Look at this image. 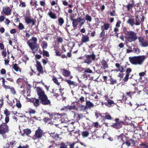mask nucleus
<instances>
[{
	"label": "nucleus",
	"instance_id": "f257e3e1",
	"mask_svg": "<svg viewBox=\"0 0 148 148\" xmlns=\"http://www.w3.org/2000/svg\"><path fill=\"white\" fill-rule=\"evenodd\" d=\"M37 92L39 99L32 98L29 99V101L33 103L34 105L36 107L39 106L40 104L39 100H40V102L43 105H51L50 101L48 99V97L45 94V92L40 87H37Z\"/></svg>",
	"mask_w": 148,
	"mask_h": 148
},
{
	"label": "nucleus",
	"instance_id": "f03ea898",
	"mask_svg": "<svg viewBox=\"0 0 148 148\" xmlns=\"http://www.w3.org/2000/svg\"><path fill=\"white\" fill-rule=\"evenodd\" d=\"M123 32L124 34L125 42L129 43L135 42L138 38L136 33L132 30H128L125 27H123Z\"/></svg>",
	"mask_w": 148,
	"mask_h": 148
},
{
	"label": "nucleus",
	"instance_id": "7ed1b4c3",
	"mask_svg": "<svg viewBox=\"0 0 148 148\" xmlns=\"http://www.w3.org/2000/svg\"><path fill=\"white\" fill-rule=\"evenodd\" d=\"M147 57L145 55H139L130 56L129 58L130 62L132 65H143Z\"/></svg>",
	"mask_w": 148,
	"mask_h": 148
},
{
	"label": "nucleus",
	"instance_id": "20e7f679",
	"mask_svg": "<svg viewBox=\"0 0 148 148\" xmlns=\"http://www.w3.org/2000/svg\"><path fill=\"white\" fill-rule=\"evenodd\" d=\"M37 38L36 37H33L27 42V44L33 53H34L33 51L34 49H36V51L38 49L39 46L37 45Z\"/></svg>",
	"mask_w": 148,
	"mask_h": 148
},
{
	"label": "nucleus",
	"instance_id": "39448f33",
	"mask_svg": "<svg viewBox=\"0 0 148 148\" xmlns=\"http://www.w3.org/2000/svg\"><path fill=\"white\" fill-rule=\"evenodd\" d=\"M118 140L119 143H117V145L121 147H122L123 145L125 143L128 146H130V143L127 140L126 137L123 134L120 135L118 136Z\"/></svg>",
	"mask_w": 148,
	"mask_h": 148
},
{
	"label": "nucleus",
	"instance_id": "423d86ee",
	"mask_svg": "<svg viewBox=\"0 0 148 148\" xmlns=\"http://www.w3.org/2000/svg\"><path fill=\"white\" fill-rule=\"evenodd\" d=\"M5 122L0 124V134L3 136L8 133L10 129L7 124L9 121H5Z\"/></svg>",
	"mask_w": 148,
	"mask_h": 148
},
{
	"label": "nucleus",
	"instance_id": "0eeeda50",
	"mask_svg": "<svg viewBox=\"0 0 148 148\" xmlns=\"http://www.w3.org/2000/svg\"><path fill=\"white\" fill-rule=\"evenodd\" d=\"M49 115V117H51L52 121V124H56V123L58 122V121L60 122V114L59 113L56 114H51L50 112L47 113Z\"/></svg>",
	"mask_w": 148,
	"mask_h": 148
},
{
	"label": "nucleus",
	"instance_id": "6e6552de",
	"mask_svg": "<svg viewBox=\"0 0 148 148\" xmlns=\"http://www.w3.org/2000/svg\"><path fill=\"white\" fill-rule=\"evenodd\" d=\"M85 57L86 58L84 60V62L88 64H90L92 60H94L96 58V56L94 54L93 51L91 55H87Z\"/></svg>",
	"mask_w": 148,
	"mask_h": 148
},
{
	"label": "nucleus",
	"instance_id": "1a4fd4ad",
	"mask_svg": "<svg viewBox=\"0 0 148 148\" xmlns=\"http://www.w3.org/2000/svg\"><path fill=\"white\" fill-rule=\"evenodd\" d=\"M36 67L37 70L38 72V73L36 74V75L37 76H40V74H43L44 73L43 69L40 62L38 61H36Z\"/></svg>",
	"mask_w": 148,
	"mask_h": 148
},
{
	"label": "nucleus",
	"instance_id": "9d476101",
	"mask_svg": "<svg viewBox=\"0 0 148 148\" xmlns=\"http://www.w3.org/2000/svg\"><path fill=\"white\" fill-rule=\"evenodd\" d=\"M74 16L72 15L70 16V18L71 21H72V26L74 29L77 28V26L79 23H80V16L78 17L76 19L73 18Z\"/></svg>",
	"mask_w": 148,
	"mask_h": 148
},
{
	"label": "nucleus",
	"instance_id": "9b49d317",
	"mask_svg": "<svg viewBox=\"0 0 148 148\" xmlns=\"http://www.w3.org/2000/svg\"><path fill=\"white\" fill-rule=\"evenodd\" d=\"M114 121L116 122V123H113L112 125V127L116 129H119L121 128L122 126L121 124L124 123V122L123 120H120V119L119 118L115 119Z\"/></svg>",
	"mask_w": 148,
	"mask_h": 148
},
{
	"label": "nucleus",
	"instance_id": "f8f14e48",
	"mask_svg": "<svg viewBox=\"0 0 148 148\" xmlns=\"http://www.w3.org/2000/svg\"><path fill=\"white\" fill-rule=\"evenodd\" d=\"M80 23L79 24V26L80 27L82 26L86 20L89 22H91L92 21L91 17L88 14L86 15L85 18H83L81 16H80Z\"/></svg>",
	"mask_w": 148,
	"mask_h": 148
},
{
	"label": "nucleus",
	"instance_id": "ddd939ff",
	"mask_svg": "<svg viewBox=\"0 0 148 148\" xmlns=\"http://www.w3.org/2000/svg\"><path fill=\"white\" fill-rule=\"evenodd\" d=\"M105 100L106 101L104 103L105 105L108 107L113 106L115 104L114 102L112 100L110 99L107 95L104 96Z\"/></svg>",
	"mask_w": 148,
	"mask_h": 148
},
{
	"label": "nucleus",
	"instance_id": "4468645a",
	"mask_svg": "<svg viewBox=\"0 0 148 148\" xmlns=\"http://www.w3.org/2000/svg\"><path fill=\"white\" fill-rule=\"evenodd\" d=\"M12 8L8 6L3 7L2 8V11L1 12L9 16L12 14Z\"/></svg>",
	"mask_w": 148,
	"mask_h": 148
},
{
	"label": "nucleus",
	"instance_id": "2eb2a0df",
	"mask_svg": "<svg viewBox=\"0 0 148 148\" xmlns=\"http://www.w3.org/2000/svg\"><path fill=\"white\" fill-rule=\"evenodd\" d=\"M24 19L25 22L27 24L32 23V26H34L35 25L36 20L33 19H31L29 16H25Z\"/></svg>",
	"mask_w": 148,
	"mask_h": 148
},
{
	"label": "nucleus",
	"instance_id": "dca6fc26",
	"mask_svg": "<svg viewBox=\"0 0 148 148\" xmlns=\"http://www.w3.org/2000/svg\"><path fill=\"white\" fill-rule=\"evenodd\" d=\"M43 135V131L39 128L35 132V136L36 138H41Z\"/></svg>",
	"mask_w": 148,
	"mask_h": 148
},
{
	"label": "nucleus",
	"instance_id": "f3484780",
	"mask_svg": "<svg viewBox=\"0 0 148 148\" xmlns=\"http://www.w3.org/2000/svg\"><path fill=\"white\" fill-rule=\"evenodd\" d=\"M132 72V69L131 68H129L127 69L126 71V75L123 79V80L124 82H126L128 81L130 73Z\"/></svg>",
	"mask_w": 148,
	"mask_h": 148
},
{
	"label": "nucleus",
	"instance_id": "a211bd4d",
	"mask_svg": "<svg viewBox=\"0 0 148 148\" xmlns=\"http://www.w3.org/2000/svg\"><path fill=\"white\" fill-rule=\"evenodd\" d=\"M60 122L61 123H66L68 120L67 115L66 114H60Z\"/></svg>",
	"mask_w": 148,
	"mask_h": 148
},
{
	"label": "nucleus",
	"instance_id": "6ab92c4d",
	"mask_svg": "<svg viewBox=\"0 0 148 148\" xmlns=\"http://www.w3.org/2000/svg\"><path fill=\"white\" fill-rule=\"evenodd\" d=\"M115 66L117 69L115 70L116 71H119L120 72H124L125 70L124 69L123 66L120 65V64L118 63H116L115 64Z\"/></svg>",
	"mask_w": 148,
	"mask_h": 148
},
{
	"label": "nucleus",
	"instance_id": "aec40b11",
	"mask_svg": "<svg viewBox=\"0 0 148 148\" xmlns=\"http://www.w3.org/2000/svg\"><path fill=\"white\" fill-rule=\"evenodd\" d=\"M60 71L63 76L66 77H69L71 75L70 71L66 69H61Z\"/></svg>",
	"mask_w": 148,
	"mask_h": 148
},
{
	"label": "nucleus",
	"instance_id": "412c9836",
	"mask_svg": "<svg viewBox=\"0 0 148 148\" xmlns=\"http://www.w3.org/2000/svg\"><path fill=\"white\" fill-rule=\"evenodd\" d=\"M137 91H138V88L137 87H135L134 88V91H130L129 92H127L125 94L127 96H129L130 98H132V96L135 94Z\"/></svg>",
	"mask_w": 148,
	"mask_h": 148
},
{
	"label": "nucleus",
	"instance_id": "4be33fe9",
	"mask_svg": "<svg viewBox=\"0 0 148 148\" xmlns=\"http://www.w3.org/2000/svg\"><path fill=\"white\" fill-rule=\"evenodd\" d=\"M81 42L82 43H86L89 41V38L88 35H82L81 38Z\"/></svg>",
	"mask_w": 148,
	"mask_h": 148
},
{
	"label": "nucleus",
	"instance_id": "5701e85b",
	"mask_svg": "<svg viewBox=\"0 0 148 148\" xmlns=\"http://www.w3.org/2000/svg\"><path fill=\"white\" fill-rule=\"evenodd\" d=\"M4 114L6 116L5 119V121H9V116L10 114V113L7 109H6L4 111Z\"/></svg>",
	"mask_w": 148,
	"mask_h": 148
},
{
	"label": "nucleus",
	"instance_id": "b1692460",
	"mask_svg": "<svg viewBox=\"0 0 148 148\" xmlns=\"http://www.w3.org/2000/svg\"><path fill=\"white\" fill-rule=\"evenodd\" d=\"M135 4L134 0H132V3H131L128 4L126 6L127 10L129 11L130 9L135 6Z\"/></svg>",
	"mask_w": 148,
	"mask_h": 148
},
{
	"label": "nucleus",
	"instance_id": "393cba45",
	"mask_svg": "<svg viewBox=\"0 0 148 148\" xmlns=\"http://www.w3.org/2000/svg\"><path fill=\"white\" fill-rule=\"evenodd\" d=\"M12 68L13 69L14 71L16 72L19 71L21 72V69L16 64H12Z\"/></svg>",
	"mask_w": 148,
	"mask_h": 148
},
{
	"label": "nucleus",
	"instance_id": "a878e982",
	"mask_svg": "<svg viewBox=\"0 0 148 148\" xmlns=\"http://www.w3.org/2000/svg\"><path fill=\"white\" fill-rule=\"evenodd\" d=\"M48 15L51 18L53 19H56L57 18L56 14L52 12V11H49L48 14Z\"/></svg>",
	"mask_w": 148,
	"mask_h": 148
},
{
	"label": "nucleus",
	"instance_id": "bb28decb",
	"mask_svg": "<svg viewBox=\"0 0 148 148\" xmlns=\"http://www.w3.org/2000/svg\"><path fill=\"white\" fill-rule=\"evenodd\" d=\"M127 22V23L132 27L135 25V19L133 18H131L129 19Z\"/></svg>",
	"mask_w": 148,
	"mask_h": 148
},
{
	"label": "nucleus",
	"instance_id": "cd10ccee",
	"mask_svg": "<svg viewBox=\"0 0 148 148\" xmlns=\"http://www.w3.org/2000/svg\"><path fill=\"white\" fill-rule=\"evenodd\" d=\"M110 26V25L109 24L107 23H105L103 26H101V29L102 31H105V30H107L109 29Z\"/></svg>",
	"mask_w": 148,
	"mask_h": 148
},
{
	"label": "nucleus",
	"instance_id": "c85d7f7f",
	"mask_svg": "<svg viewBox=\"0 0 148 148\" xmlns=\"http://www.w3.org/2000/svg\"><path fill=\"white\" fill-rule=\"evenodd\" d=\"M135 25L138 26L140 25L141 23V21L139 18L138 15H135Z\"/></svg>",
	"mask_w": 148,
	"mask_h": 148
},
{
	"label": "nucleus",
	"instance_id": "c756f323",
	"mask_svg": "<svg viewBox=\"0 0 148 148\" xmlns=\"http://www.w3.org/2000/svg\"><path fill=\"white\" fill-rule=\"evenodd\" d=\"M101 65L103 66L104 69L108 68V64L106 61L104 60H102L101 62Z\"/></svg>",
	"mask_w": 148,
	"mask_h": 148
},
{
	"label": "nucleus",
	"instance_id": "7c9ffc66",
	"mask_svg": "<svg viewBox=\"0 0 148 148\" xmlns=\"http://www.w3.org/2000/svg\"><path fill=\"white\" fill-rule=\"evenodd\" d=\"M1 79L2 80V82L3 87L5 89H8V88H9L10 86L6 85L5 84V82H6L7 83V82L5 80V78L3 77L1 78Z\"/></svg>",
	"mask_w": 148,
	"mask_h": 148
},
{
	"label": "nucleus",
	"instance_id": "2f4dec72",
	"mask_svg": "<svg viewBox=\"0 0 148 148\" xmlns=\"http://www.w3.org/2000/svg\"><path fill=\"white\" fill-rule=\"evenodd\" d=\"M65 81L67 82L70 86H75L77 85L74 82L70 80H67L66 79Z\"/></svg>",
	"mask_w": 148,
	"mask_h": 148
},
{
	"label": "nucleus",
	"instance_id": "473e14b6",
	"mask_svg": "<svg viewBox=\"0 0 148 148\" xmlns=\"http://www.w3.org/2000/svg\"><path fill=\"white\" fill-rule=\"evenodd\" d=\"M86 106L87 108H93L94 107V104L90 101H87L86 102Z\"/></svg>",
	"mask_w": 148,
	"mask_h": 148
},
{
	"label": "nucleus",
	"instance_id": "72a5a7b5",
	"mask_svg": "<svg viewBox=\"0 0 148 148\" xmlns=\"http://www.w3.org/2000/svg\"><path fill=\"white\" fill-rule=\"evenodd\" d=\"M102 114L105 115V119L111 120L112 119V118L111 117L110 114L107 112L105 113H103Z\"/></svg>",
	"mask_w": 148,
	"mask_h": 148
},
{
	"label": "nucleus",
	"instance_id": "f704fd0d",
	"mask_svg": "<svg viewBox=\"0 0 148 148\" xmlns=\"http://www.w3.org/2000/svg\"><path fill=\"white\" fill-rule=\"evenodd\" d=\"M58 24L60 26H62L64 23V20L63 18L61 17L59 18L58 20Z\"/></svg>",
	"mask_w": 148,
	"mask_h": 148
},
{
	"label": "nucleus",
	"instance_id": "c9c22d12",
	"mask_svg": "<svg viewBox=\"0 0 148 148\" xmlns=\"http://www.w3.org/2000/svg\"><path fill=\"white\" fill-rule=\"evenodd\" d=\"M43 122L45 123H47L48 122H50V121H51L52 122L53 120H52L51 117H49V118L47 117H45L43 119Z\"/></svg>",
	"mask_w": 148,
	"mask_h": 148
},
{
	"label": "nucleus",
	"instance_id": "e433bc0d",
	"mask_svg": "<svg viewBox=\"0 0 148 148\" xmlns=\"http://www.w3.org/2000/svg\"><path fill=\"white\" fill-rule=\"evenodd\" d=\"M141 45L143 47H146L148 46V40L144 41L141 43Z\"/></svg>",
	"mask_w": 148,
	"mask_h": 148
},
{
	"label": "nucleus",
	"instance_id": "4c0bfd02",
	"mask_svg": "<svg viewBox=\"0 0 148 148\" xmlns=\"http://www.w3.org/2000/svg\"><path fill=\"white\" fill-rule=\"evenodd\" d=\"M51 136L53 138L56 140H57L59 138V135L57 133H52L51 134Z\"/></svg>",
	"mask_w": 148,
	"mask_h": 148
},
{
	"label": "nucleus",
	"instance_id": "58836bf2",
	"mask_svg": "<svg viewBox=\"0 0 148 148\" xmlns=\"http://www.w3.org/2000/svg\"><path fill=\"white\" fill-rule=\"evenodd\" d=\"M99 36L101 39V40L103 41L105 38V31H102V32L100 33Z\"/></svg>",
	"mask_w": 148,
	"mask_h": 148
},
{
	"label": "nucleus",
	"instance_id": "ea45409f",
	"mask_svg": "<svg viewBox=\"0 0 148 148\" xmlns=\"http://www.w3.org/2000/svg\"><path fill=\"white\" fill-rule=\"evenodd\" d=\"M42 48L43 49H47L48 47V44L47 42L46 41H43L42 42Z\"/></svg>",
	"mask_w": 148,
	"mask_h": 148
},
{
	"label": "nucleus",
	"instance_id": "a19ab883",
	"mask_svg": "<svg viewBox=\"0 0 148 148\" xmlns=\"http://www.w3.org/2000/svg\"><path fill=\"white\" fill-rule=\"evenodd\" d=\"M132 52L134 53H136L137 54H138L140 52V49L138 48H134Z\"/></svg>",
	"mask_w": 148,
	"mask_h": 148
},
{
	"label": "nucleus",
	"instance_id": "79ce46f5",
	"mask_svg": "<svg viewBox=\"0 0 148 148\" xmlns=\"http://www.w3.org/2000/svg\"><path fill=\"white\" fill-rule=\"evenodd\" d=\"M42 55L43 56H45L47 57H49L50 56L49 52L43 49L42 51Z\"/></svg>",
	"mask_w": 148,
	"mask_h": 148
},
{
	"label": "nucleus",
	"instance_id": "37998d69",
	"mask_svg": "<svg viewBox=\"0 0 148 148\" xmlns=\"http://www.w3.org/2000/svg\"><path fill=\"white\" fill-rule=\"evenodd\" d=\"M52 80L55 84L57 85L58 86H59L60 85V83L58 82V80L56 77L55 76H53V77Z\"/></svg>",
	"mask_w": 148,
	"mask_h": 148
},
{
	"label": "nucleus",
	"instance_id": "c03bdc74",
	"mask_svg": "<svg viewBox=\"0 0 148 148\" xmlns=\"http://www.w3.org/2000/svg\"><path fill=\"white\" fill-rule=\"evenodd\" d=\"M23 132L24 134L28 135L31 133V131L29 129H26L23 130Z\"/></svg>",
	"mask_w": 148,
	"mask_h": 148
},
{
	"label": "nucleus",
	"instance_id": "a18cd8bd",
	"mask_svg": "<svg viewBox=\"0 0 148 148\" xmlns=\"http://www.w3.org/2000/svg\"><path fill=\"white\" fill-rule=\"evenodd\" d=\"M67 107L68 110H75L76 109V106L75 105L70 106L69 105L67 106Z\"/></svg>",
	"mask_w": 148,
	"mask_h": 148
},
{
	"label": "nucleus",
	"instance_id": "49530a36",
	"mask_svg": "<svg viewBox=\"0 0 148 148\" xmlns=\"http://www.w3.org/2000/svg\"><path fill=\"white\" fill-rule=\"evenodd\" d=\"M60 147L59 148H68L67 145L63 142H61L60 144Z\"/></svg>",
	"mask_w": 148,
	"mask_h": 148
},
{
	"label": "nucleus",
	"instance_id": "de8ad7c7",
	"mask_svg": "<svg viewBox=\"0 0 148 148\" xmlns=\"http://www.w3.org/2000/svg\"><path fill=\"white\" fill-rule=\"evenodd\" d=\"M58 0H50V2L51 6L57 5Z\"/></svg>",
	"mask_w": 148,
	"mask_h": 148
},
{
	"label": "nucleus",
	"instance_id": "09e8293b",
	"mask_svg": "<svg viewBox=\"0 0 148 148\" xmlns=\"http://www.w3.org/2000/svg\"><path fill=\"white\" fill-rule=\"evenodd\" d=\"M60 10V8L58 5H56L54 6V8L53 10L55 11L57 13H58L59 12V11Z\"/></svg>",
	"mask_w": 148,
	"mask_h": 148
},
{
	"label": "nucleus",
	"instance_id": "8fccbe9b",
	"mask_svg": "<svg viewBox=\"0 0 148 148\" xmlns=\"http://www.w3.org/2000/svg\"><path fill=\"white\" fill-rule=\"evenodd\" d=\"M8 89H10V92L11 93L13 94V95H15L16 94V91L14 87H10V88H8Z\"/></svg>",
	"mask_w": 148,
	"mask_h": 148
},
{
	"label": "nucleus",
	"instance_id": "3c124183",
	"mask_svg": "<svg viewBox=\"0 0 148 148\" xmlns=\"http://www.w3.org/2000/svg\"><path fill=\"white\" fill-rule=\"evenodd\" d=\"M89 134V133L87 131H84L82 132V135L83 137H87Z\"/></svg>",
	"mask_w": 148,
	"mask_h": 148
},
{
	"label": "nucleus",
	"instance_id": "603ef678",
	"mask_svg": "<svg viewBox=\"0 0 148 148\" xmlns=\"http://www.w3.org/2000/svg\"><path fill=\"white\" fill-rule=\"evenodd\" d=\"M50 144L49 145L48 148H50L51 147H54L56 145V144L54 141H51L50 142Z\"/></svg>",
	"mask_w": 148,
	"mask_h": 148
},
{
	"label": "nucleus",
	"instance_id": "864d4df0",
	"mask_svg": "<svg viewBox=\"0 0 148 148\" xmlns=\"http://www.w3.org/2000/svg\"><path fill=\"white\" fill-rule=\"evenodd\" d=\"M51 29L52 30L53 32H56L57 30V28L54 25H51Z\"/></svg>",
	"mask_w": 148,
	"mask_h": 148
},
{
	"label": "nucleus",
	"instance_id": "5fc2aeb1",
	"mask_svg": "<svg viewBox=\"0 0 148 148\" xmlns=\"http://www.w3.org/2000/svg\"><path fill=\"white\" fill-rule=\"evenodd\" d=\"M84 72L88 73H92V71L89 68H88L84 70Z\"/></svg>",
	"mask_w": 148,
	"mask_h": 148
},
{
	"label": "nucleus",
	"instance_id": "6e6d98bb",
	"mask_svg": "<svg viewBox=\"0 0 148 148\" xmlns=\"http://www.w3.org/2000/svg\"><path fill=\"white\" fill-rule=\"evenodd\" d=\"M18 27V28L20 30H22L25 28L24 25L21 23H19Z\"/></svg>",
	"mask_w": 148,
	"mask_h": 148
},
{
	"label": "nucleus",
	"instance_id": "4d7b16f0",
	"mask_svg": "<svg viewBox=\"0 0 148 148\" xmlns=\"http://www.w3.org/2000/svg\"><path fill=\"white\" fill-rule=\"evenodd\" d=\"M20 6H21L22 7H25L26 5L25 3V2H22V1H20Z\"/></svg>",
	"mask_w": 148,
	"mask_h": 148
},
{
	"label": "nucleus",
	"instance_id": "13d9d810",
	"mask_svg": "<svg viewBox=\"0 0 148 148\" xmlns=\"http://www.w3.org/2000/svg\"><path fill=\"white\" fill-rule=\"evenodd\" d=\"M110 84L112 85H114L116 83V80L112 78L110 79Z\"/></svg>",
	"mask_w": 148,
	"mask_h": 148
},
{
	"label": "nucleus",
	"instance_id": "bf43d9fd",
	"mask_svg": "<svg viewBox=\"0 0 148 148\" xmlns=\"http://www.w3.org/2000/svg\"><path fill=\"white\" fill-rule=\"evenodd\" d=\"M47 59V58H46V59H43L42 60V62L44 66L47 63L48 60Z\"/></svg>",
	"mask_w": 148,
	"mask_h": 148
},
{
	"label": "nucleus",
	"instance_id": "052dcab7",
	"mask_svg": "<svg viewBox=\"0 0 148 148\" xmlns=\"http://www.w3.org/2000/svg\"><path fill=\"white\" fill-rule=\"evenodd\" d=\"M55 53H56V55L58 56H60L62 53L59 50H56Z\"/></svg>",
	"mask_w": 148,
	"mask_h": 148
},
{
	"label": "nucleus",
	"instance_id": "680f3d73",
	"mask_svg": "<svg viewBox=\"0 0 148 148\" xmlns=\"http://www.w3.org/2000/svg\"><path fill=\"white\" fill-rule=\"evenodd\" d=\"M28 112L29 114H35L36 113V111L34 109H31L29 110Z\"/></svg>",
	"mask_w": 148,
	"mask_h": 148
},
{
	"label": "nucleus",
	"instance_id": "e2e57ef3",
	"mask_svg": "<svg viewBox=\"0 0 148 148\" xmlns=\"http://www.w3.org/2000/svg\"><path fill=\"white\" fill-rule=\"evenodd\" d=\"M1 53L3 57H5L6 56L7 53L5 51V50H3L1 51Z\"/></svg>",
	"mask_w": 148,
	"mask_h": 148
},
{
	"label": "nucleus",
	"instance_id": "0e129e2a",
	"mask_svg": "<svg viewBox=\"0 0 148 148\" xmlns=\"http://www.w3.org/2000/svg\"><path fill=\"white\" fill-rule=\"evenodd\" d=\"M139 41L140 43H142L144 40V38L143 37L139 36L138 38Z\"/></svg>",
	"mask_w": 148,
	"mask_h": 148
},
{
	"label": "nucleus",
	"instance_id": "69168bd1",
	"mask_svg": "<svg viewBox=\"0 0 148 148\" xmlns=\"http://www.w3.org/2000/svg\"><path fill=\"white\" fill-rule=\"evenodd\" d=\"M80 108L82 110H85L87 109V108L86 106H84V105H80Z\"/></svg>",
	"mask_w": 148,
	"mask_h": 148
},
{
	"label": "nucleus",
	"instance_id": "338daca9",
	"mask_svg": "<svg viewBox=\"0 0 148 148\" xmlns=\"http://www.w3.org/2000/svg\"><path fill=\"white\" fill-rule=\"evenodd\" d=\"M121 23V22L119 20H118L116 22L115 27H119L120 26V24Z\"/></svg>",
	"mask_w": 148,
	"mask_h": 148
},
{
	"label": "nucleus",
	"instance_id": "774afa93",
	"mask_svg": "<svg viewBox=\"0 0 148 148\" xmlns=\"http://www.w3.org/2000/svg\"><path fill=\"white\" fill-rule=\"evenodd\" d=\"M67 107V106H64L61 108L60 110L61 111H66L68 110Z\"/></svg>",
	"mask_w": 148,
	"mask_h": 148
}]
</instances>
